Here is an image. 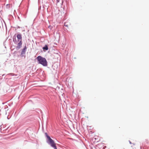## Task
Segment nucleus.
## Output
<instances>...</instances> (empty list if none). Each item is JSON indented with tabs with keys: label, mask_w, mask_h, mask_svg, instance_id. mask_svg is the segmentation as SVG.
Returning a JSON list of instances; mask_svg holds the SVG:
<instances>
[{
	"label": "nucleus",
	"mask_w": 149,
	"mask_h": 149,
	"mask_svg": "<svg viewBox=\"0 0 149 149\" xmlns=\"http://www.w3.org/2000/svg\"><path fill=\"white\" fill-rule=\"evenodd\" d=\"M48 141L49 144L54 149H57L56 146V144L53 140L51 139L50 137H48Z\"/></svg>",
	"instance_id": "f03ea898"
},
{
	"label": "nucleus",
	"mask_w": 149,
	"mask_h": 149,
	"mask_svg": "<svg viewBox=\"0 0 149 149\" xmlns=\"http://www.w3.org/2000/svg\"><path fill=\"white\" fill-rule=\"evenodd\" d=\"M36 59L38 61L39 63L44 66L47 65V62L45 58H43L41 56H38L37 57Z\"/></svg>",
	"instance_id": "f257e3e1"
},
{
	"label": "nucleus",
	"mask_w": 149,
	"mask_h": 149,
	"mask_svg": "<svg viewBox=\"0 0 149 149\" xmlns=\"http://www.w3.org/2000/svg\"><path fill=\"white\" fill-rule=\"evenodd\" d=\"M27 47L26 46H25L22 49V54H24L25 53V52L26 50Z\"/></svg>",
	"instance_id": "39448f33"
},
{
	"label": "nucleus",
	"mask_w": 149,
	"mask_h": 149,
	"mask_svg": "<svg viewBox=\"0 0 149 149\" xmlns=\"http://www.w3.org/2000/svg\"><path fill=\"white\" fill-rule=\"evenodd\" d=\"M19 42L17 44V45L16 47L17 49H19L20 48L22 47V41L20 40L19 41Z\"/></svg>",
	"instance_id": "7ed1b4c3"
},
{
	"label": "nucleus",
	"mask_w": 149,
	"mask_h": 149,
	"mask_svg": "<svg viewBox=\"0 0 149 149\" xmlns=\"http://www.w3.org/2000/svg\"><path fill=\"white\" fill-rule=\"evenodd\" d=\"M45 134L46 135V137H47V139H48V137H50L47 134V133H45Z\"/></svg>",
	"instance_id": "0eeeda50"
},
{
	"label": "nucleus",
	"mask_w": 149,
	"mask_h": 149,
	"mask_svg": "<svg viewBox=\"0 0 149 149\" xmlns=\"http://www.w3.org/2000/svg\"><path fill=\"white\" fill-rule=\"evenodd\" d=\"M130 143H131V142H130Z\"/></svg>",
	"instance_id": "6e6552de"
},
{
	"label": "nucleus",
	"mask_w": 149,
	"mask_h": 149,
	"mask_svg": "<svg viewBox=\"0 0 149 149\" xmlns=\"http://www.w3.org/2000/svg\"><path fill=\"white\" fill-rule=\"evenodd\" d=\"M42 49L43 50H47L48 49L47 46L46 45L44 47H43Z\"/></svg>",
	"instance_id": "423d86ee"
},
{
	"label": "nucleus",
	"mask_w": 149,
	"mask_h": 149,
	"mask_svg": "<svg viewBox=\"0 0 149 149\" xmlns=\"http://www.w3.org/2000/svg\"><path fill=\"white\" fill-rule=\"evenodd\" d=\"M17 38L18 39V41H19L20 40L22 41V37L21 34H18L17 35Z\"/></svg>",
	"instance_id": "20e7f679"
}]
</instances>
